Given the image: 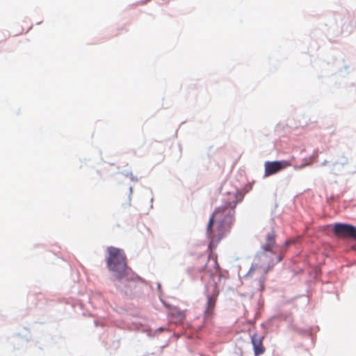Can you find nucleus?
Returning a JSON list of instances; mask_svg holds the SVG:
<instances>
[{
    "mask_svg": "<svg viewBox=\"0 0 356 356\" xmlns=\"http://www.w3.org/2000/svg\"><path fill=\"white\" fill-rule=\"evenodd\" d=\"M228 196V202L215 209L207 225V234L211 244L219 242L225 236L232 222L234 208L239 200L235 193L229 194Z\"/></svg>",
    "mask_w": 356,
    "mask_h": 356,
    "instance_id": "nucleus-1",
    "label": "nucleus"
},
{
    "mask_svg": "<svg viewBox=\"0 0 356 356\" xmlns=\"http://www.w3.org/2000/svg\"><path fill=\"white\" fill-rule=\"evenodd\" d=\"M106 264L108 268L114 273L118 279H122L129 275L130 269L127 266L126 256L124 252L115 247L107 248Z\"/></svg>",
    "mask_w": 356,
    "mask_h": 356,
    "instance_id": "nucleus-2",
    "label": "nucleus"
},
{
    "mask_svg": "<svg viewBox=\"0 0 356 356\" xmlns=\"http://www.w3.org/2000/svg\"><path fill=\"white\" fill-rule=\"evenodd\" d=\"M267 259L266 253H261L258 257V260L252 264L249 270L250 274L258 272L261 275L257 281V287L261 292L265 289L266 275L274 266L273 260L266 261Z\"/></svg>",
    "mask_w": 356,
    "mask_h": 356,
    "instance_id": "nucleus-3",
    "label": "nucleus"
},
{
    "mask_svg": "<svg viewBox=\"0 0 356 356\" xmlns=\"http://www.w3.org/2000/svg\"><path fill=\"white\" fill-rule=\"evenodd\" d=\"M334 233L338 238H353L356 239V227L351 225L335 223Z\"/></svg>",
    "mask_w": 356,
    "mask_h": 356,
    "instance_id": "nucleus-4",
    "label": "nucleus"
},
{
    "mask_svg": "<svg viewBox=\"0 0 356 356\" xmlns=\"http://www.w3.org/2000/svg\"><path fill=\"white\" fill-rule=\"evenodd\" d=\"M291 165L292 162L289 160L266 161L264 164L265 176H270L275 174Z\"/></svg>",
    "mask_w": 356,
    "mask_h": 356,
    "instance_id": "nucleus-5",
    "label": "nucleus"
},
{
    "mask_svg": "<svg viewBox=\"0 0 356 356\" xmlns=\"http://www.w3.org/2000/svg\"><path fill=\"white\" fill-rule=\"evenodd\" d=\"M218 293L219 292L217 290L216 285L214 284L212 294L207 296L206 309L204 311V317L206 318H211L213 315Z\"/></svg>",
    "mask_w": 356,
    "mask_h": 356,
    "instance_id": "nucleus-6",
    "label": "nucleus"
},
{
    "mask_svg": "<svg viewBox=\"0 0 356 356\" xmlns=\"http://www.w3.org/2000/svg\"><path fill=\"white\" fill-rule=\"evenodd\" d=\"M250 338L251 343L253 346L254 356H259L264 354L266 351V348L263 343L264 336L254 333L251 335Z\"/></svg>",
    "mask_w": 356,
    "mask_h": 356,
    "instance_id": "nucleus-7",
    "label": "nucleus"
},
{
    "mask_svg": "<svg viewBox=\"0 0 356 356\" xmlns=\"http://www.w3.org/2000/svg\"><path fill=\"white\" fill-rule=\"evenodd\" d=\"M276 243V234L275 231H271L267 234L264 243L262 245V249L264 252H273V249Z\"/></svg>",
    "mask_w": 356,
    "mask_h": 356,
    "instance_id": "nucleus-8",
    "label": "nucleus"
},
{
    "mask_svg": "<svg viewBox=\"0 0 356 356\" xmlns=\"http://www.w3.org/2000/svg\"><path fill=\"white\" fill-rule=\"evenodd\" d=\"M171 314L176 317L179 321H181L185 318L184 313L179 309H172Z\"/></svg>",
    "mask_w": 356,
    "mask_h": 356,
    "instance_id": "nucleus-9",
    "label": "nucleus"
},
{
    "mask_svg": "<svg viewBox=\"0 0 356 356\" xmlns=\"http://www.w3.org/2000/svg\"><path fill=\"white\" fill-rule=\"evenodd\" d=\"M305 163L304 164H302L300 166H296L295 169L302 168H304V167H305L307 165H311L312 163V159L311 157L305 159Z\"/></svg>",
    "mask_w": 356,
    "mask_h": 356,
    "instance_id": "nucleus-10",
    "label": "nucleus"
},
{
    "mask_svg": "<svg viewBox=\"0 0 356 356\" xmlns=\"http://www.w3.org/2000/svg\"><path fill=\"white\" fill-rule=\"evenodd\" d=\"M282 260V255H279L277 257V262H280Z\"/></svg>",
    "mask_w": 356,
    "mask_h": 356,
    "instance_id": "nucleus-11",
    "label": "nucleus"
},
{
    "mask_svg": "<svg viewBox=\"0 0 356 356\" xmlns=\"http://www.w3.org/2000/svg\"><path fill=\"white\" fill-rule=\"evenodd\" d=\"M291 243H292V241L291 240H289V241H286L285 244H286V245H288L291 244Z\"/></svg>",
    "mask_w": 356,
    "mask_h": 356,
    "instance_id": "nucleus-12",
    "label": "nucleus"
}]
</instances>
